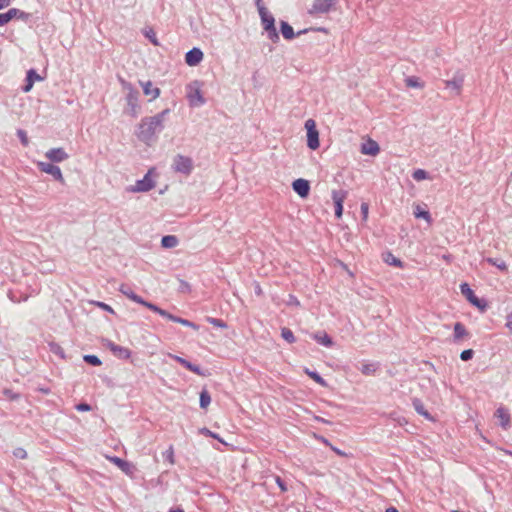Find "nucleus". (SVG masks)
I'll return each instance as SVG.
<instances>
[{"mask_svg": "<svg viewBox=\"0 0 512 512\" xmlns=\"http://www.w3.org/2000/svg\"><path fill=\"white\" fill-rule=\"evenodd\" d=\"M17 135L21 141V143L24 145V146H27L29 144V140H28V137H27V134L24 130L22 129H19L17 131Z\"/></svg>", "mask_w": 512, "mask_h": 512, "instance_id": "obj_46", "label": "nucleus"}, {"mask_svg": "<svg viewBox=\"0 0 512 512\" xmlns=\"http://www.w3.org/2000/svg\"><path fill=\"white\" fill-rule=\"evenodd\" d=\"M379 151V144L373 139L369 138L366 142L361 144V153L364 155L376 156Z\"/></svg>", "mask_w": 512, "mask_h": 512, "instance_id": "obj_22", "label": "nucleus"}, {"mask_svg": "<svg viewBox=\"0 0 512 512\" xmlns=\"http://www.w3.org/2000/svg\"><path fill=\"white\" fill-rule=\"evenodd\" d=\"M412 177L416 181H422L428 178V173L423 169H417L413 172Z\"/></svg>", "mask_w": 512, "mask_h": 512, "instance_id": "obj_42", "label": "nucleus"}, {"mask_svg": "<svg viewBox=\"0 0 512 512\" xmlns=\"http://www.w3.org/2000/svg\"><path fill=\"white\" fill-rule=\"evenodd\" d=\"M460 288L462 294H464L467 297L470 303L480 308L481 310H484L486 308V304L481 303V301L475 296L474 292L467 283L461 284Z\"/></svg>", "mask_w": 512, "mask_h": 512, "instance_id": "obj_20", "label": "nucleus"}, {"mask_svg": "<svg viewBox=\"0 0 512 512\" xmlns=\"http://www.w3.org/2000/svg\"><path fill=\"white\" fill-rule=\"evenodd\" d=\"M187 99L192 107H199L205 103L198 81H194L187 86Z\"/></svg>", "mask_w": 512, "mask_h": 512, "instance_id": "obj_6", "label": "nucleus"}, {"mask_svg": "<svg viewBox=\"0 0 512 512\" xmlns=\"http://www.w3.org/2000/svg\"><path fill=\"white\" fill-rule=\"evenodd\" d=\"M254 291H255V294L258 296L262 295V293H263L262 288L258 282L254 283Z\"/></svg>", "mask_w": 512, "mask_h": 512, "instance_id": "obj_55", "label": "nucleus"}, {"mask_svg": "<svg viewBox=\"0 0 512 512\" xmlns=\"http://www.w3.org/2000/svg\"><path fill=\"white\" fill-rule=\"evenodd\" d=\"M485 261L488 262L489 264L493 265V266H496L501 271H507V264L503 260L495 259V258H490L489 257V258H486Z\"/></svg>", "mask_w": 512, "mask_h": 512, "instance_id": "obj_37", "label": "nucleus"}, {"mask_svg": "<svg viewBox=\"0 0 512 512\" xmlns=\"http://www.w3.org/2000/svg\"><path fill=\"white\" fill-rule=\"evenodd\" d=\"M122 86H123V89L127 92L126 101H127L128 107L130 109V114H131V116L136 117L139 112V104H138L139 93L128 82L123 81Z\"/></svg>", "mask_w": 512, "mask_h": 512, "instance_id": "obj_4", "label": "nucleus"}, {"mask_svg": "<svg viewBox=\"0 0 512 512\" xmlns=\"http://www.w3.org/2000/svg\"><path fill=\"white\" fill-rule=\"evenodd\" d=\"M473 355H474V351L472 349H467V350H464L461 352L460 358L463 361H468V360L472 359Z\"/></svg>", "mask_w": 512, "mask_h": 512, "instance_id": "obj_45", "label": "nucleus"}, {"mask_svg": "<svg viewBox=\"0 0 512 512\" xmlns=\"http://www.w3.org/2000/svg\"><path fill=\"white\" fill-rule=\"evenodd\" d=\"M261 24L264 32L267 34V38L273 43H278L280 40L279 34L275 27V18L269 12V10H263L259 13Z\"/></svg>", "mask_w": 512, "mask_h": 512, "instance_id": "obj_2", "label": "nucleus"}, {"mask_svg": "<svg viewBox=\"0 0 512 512\" xmlns=\"http://www.w3.org/2000/svg\"><path fill=\"white\" fill-rule=\"evenodd\" d=\"M313 338L321 345L325 347H331L333 345L332 338L326 332H319L313 335Z\"/></svg>", "mask_w": 512, "mask_h": 512, "instance_id": "obj_29", "label": "nucleus"}, {"mask_svg": "<svg viewBox=\"0 0 512 512\" xmlns=\"http://www.w3.org/2000/svg\"><path fill=\"white\" fill-rule=\"evenodd\" d=\"M182 285H183V288H187V289H189V285H188V283H186V282L182 281Z\"/></svg>", "mask_w": 512, "mask_h": 512, "instance_id": "obj_63", "label": "nucleus"}, {"mask_svg": "<svg viewBox=\"0 0 512 512\" xmlns=\"http://www.w3.org/2000/svg\"><path fill=\"white\" fill-rule=\"evenodd\" d=\"M169 357H171L172 359L176 360L177 362H179L181 365H183L185 368H187L188 370L194 372L195 374L197 375H200V376H205V374L202 372V370L200 369V367L198 365H195L191 362H189L188 360L180 357V356H177V355H173V354H168Z\"/></svg>", "mask_w": 512, "mask_h": 512, "instance_id": "obj_23", "label": "nucleus"}, {"mask_svg": "<svg viewBox=\"0 0 512 512\" xmlns=\"http://www.w3.org/2000/svg\"><path fill=\"white\" fill-rule=\"evenodd\" d=\"M76 409L80 412H86V411L91 410V406L86 403H80V404L76 405Z\"/></svg>", "mask_w": 512, "mask_h": 512, "instance_id": "obj_51", "label": "nucleus"}, {"mask_svg": "<svg viewBox=\"0 0 512 512\" xmlns=\"http://www.w3.org/2000/svg\"><path fill=\"white\" fill-rule=\"evenodd\" d=\"M385 512H399L395 507H389Z\"/></svg>", "mask_w": 512, "mask_h": 512, "instance_id": "obj_59", "label": "nucleus"}, {"mask_svg": "<svg viewBox=\"0 0 512 512\" xmlns=\"http://www.w3.org/2000/svg\"><path fill=\"white\" fill-rule=\"evenodd\" d=\"M41 80H42V78L37 74V72L34 69H30L27 72L26 84L23 87V91L29 92L32 89L35 81H41Z\"/></svg>", "mask_w": 512, "mask_h": 512, "instance_id": "obj_26", "label": "nucleus"}, {"mask_svg": "<svg viewBox=\"0 0 512 512\" xmlns=\"http://www.w3.org/2000/svg\"><path fill=\"white\" fill-rule=\"evenodd\" d=\"M203 56L201 49L194 47L186 53L185 61L189 66H196L202 61Z\"/></svg>", "mask_w": 512, "mask_h": 512, "instance_id": "obj_19", "label": "nucleus"}, {"mask_svg": "<svg viewBox=\"0 0 512 512\" xmlns=\"http://www.w3.org/2000/svg\"><path fill=\"white\" fill-rule=\"evenodd\" d=\"M170 113L169 109H165L160 113L145 117L138 126L137 137L147 145H151L157 138V134L164 129L166 116Z\"/></svg>", "mask_w": 512, "mask_h": 512, "instance_id": "obj_1", "label": "nucleus"}, {"mask_svg": "<svg viewBox=\"0 0 512 512\" xmlns=\"http://www.w3.org/2000/svg\"><path fill=\"white\" fill-rule=\"evenodd\" d=\"M281 336L288 343H294L296 341V338H295L293 332L289 328H286V327L282 328Z\"/></svg>", "mask_w": 512, "mask_h": 512, "instance_id": "obj_38", "label": "nucleus"}, {"mask_svg": "<svg viewBox=\"0 0 512 512\" xmlns=\"http://www.w3.org/2000/svg\"><path fill=\"white\" fill-rule=\"evenodd\" d=\"M182 285H183V288H187V289H189V285H188V283H186V282L182 281Z\"/></svg>", "mask_w": 512, "mask_h": 512, "instance_id": "obj_62", "label": "nucleus"}, {"mask_svg": "<svg viewBox=\"0 0 512 512\" xmlns=\"http://www.w3.org/2000/svg\"><path fill=\"white\" fill-rule=\"evenodd\" d=\"M199 433L200 434H203L205 436H209V437H212L214 439H217L219 442L223 443V444H226V442L216 433H213L212 431H210L209 429L203 427V428H200L199 429Z\"/></svg>", "mask_w": 512, "mask_h": 512, "instance_id": "obj_40", "label": "nucleus"}, {"mask_svg": "<svg viewBox=\"0 0 512 512\" xmlns=\"http://www.w3.org/2000/svg\"><path fill=\"white\" fill-rule=\"evenodd\" d=\"M45 157L51 162H63L69 158L68 153L61 147L49 149Z\"/></svg>", "mask_w": 512, "mask_h": 512, "instance_id": "obj_16", "label": "nucleus"}, {"mask_svg": "<svg viewBox=\"0 0 512 512\" xmlns=\"http://www.w3.org/2000/svg\"><path fill=\"white\" fill-rule=\"evenodd\" d=\"M140 85L143 88V93L146 96H151L150 101L155 100V99H157L159 97L160 89L157 88V87H154L153 83L151 81H146V82H142L141 81Z\"/></svg>", "mask_w": 512, "mask_h": 512, "instance_id": "obj_25", "label": "nucleus"}, {"mask_svg": "<svg viewBox=\"0 0 512 512\" xmlns=\"http://www.w3.org/2000/svg\"><path fill=\"white\" fill-rule=\"evenodd\" d=\"M506 327L509 329V331L512 333V315H509L507 317Z\"/></svg>", "mask_w": 512, "mask_h": 512, "instance_id": "obj_56", "label": "nucleus"}, {"mask_svg": "<svg viewBox=\"0 0 512 512\" xmlns=\"http://www.w3.org/2000/svg\"><path fill=\"white\" fill-rule=\"evenodd\" d=\"M104 346L118 358L128 359L131 356V351L128 348L117 345L108 339L104 340Z\"/></svg>", "mask_w": 512, "mask_h": 512, "instance_id": "obj_14", "label": "nucleus"}, {"mask_svg": "<svg viewBox=\"0 0 512 512\" xmlns=\"http://www.w3.org/2000/svg\"><path fill=\"white\" fill-rule=\"evenodd\" d=\"M464 83V75L463 74H456L454 77L450 80L445 81L446 88H449L453 91H455L456 95H459L462 90V86Z\"/></svg>", "mask_w": 512, "mask_h": 512, "instance_id": "obj_21", "label": "nucleus"}, {"mask_svg": "<svg viewBox=\"0 0 512 512\" xmlns=\"http://www.w3.org/2000/svg\"><path fill=\"white\" fill-rule=\"evenodd\" d=\"M405 83L408 87L411 88H423V84L419 81L417 77H408L405 80Z\"/></svg>", "mask_w": 512, "mask_h": 512, "instance_id": "obj_41", "label": "nucleus"}, {"mask_svg": "<svg viewBox=\"0 0 512 512\" xmlns=\"http://www.w3.org/2000/svg\"><path fill=\"white\" fill-rule=\"evenodd\" d=\"M275 482L278 485V487L281 489L282 492L287 491L286 484L284 483V481L279 476L275 477Z\"/></svg>", "mask_w": 512, "mask_h": 512, "instance_id": "obj_50", "label": "nucleus"}, {"mask_svg": "<svg viewBox=\"0 0 512 512\" xmlns=\"http://www.w3.org/2000/svg\"><path fill=\"white\" fill-rule=\"evenodd\" d=\"M207 321L215 327L223 328V329L227 328V324L224 321H222L221 319L208 317Z\"/></svg>", "mask_w": 512, "mask_h": 512, "instance_id": "obj_44", "label": "nucleus"}, {"mask_svg": "<svg viewBox=\"0 0 512 512\" xmlns=\"http://www.w3.org/2000/svg\"><path fill=\"white\" fill-rule=\"evenodd\" d=\"M255 1V5L257 7V10H258V13H260V11L263 10H268L265 5L263 4L262 0H254Z\"/></svg>", "mask_w": 512, "mask_h": 512, "instance_id": "obj_53", "label": "nucleus"}, {"mask_svg": "<svg viewBox=\"0 0 512 512\" xmlns=\"http://www.w3.org/2000/svg\"><path fill=\"white\" fill-rule=\"evenodd\" d=\"M412 405L418 414L422 415L423 417L430 421L434 420L431 414L425 409L421 400L417 398L413 399Z\"/></svg>", "mask_w": 512, "mask_h": 512, "instance_id": "obj_28", "label": "nucleus"}, {"mask_svg": "<svg viewBox=\"0 0 512 512\" xmlns=\"http://www.w3.org/2000/svg\"><path fill=\"white\" fill-rule=\"evenodd\" d=\"M193 168L194 164L191 157L182 154H177L176 156H174L172 162V169L176 173L189 176L192 173Z\"/></svg>", "mask_w": 512, "mask_h": 512, "instance_id": "obj_3", "label": "nucleus"}, {"mask_svg": "<svg viewBox=\"0 0 512 512\" xmlns=\"http://www.w3.org/2000/svg\"><path fill=\"white\" fill-rule=\"evenodd\" d=\"M495 417L498 419L499 424L504 429H507L510 425V414L509 411L504 407H499L495 412Z\"/></svg>", "mask_w": 512, "mask_h": 512, "instance_id": "obj_24", "label": "nucleus"}, {"mask_svg": "<svg viewBox=\"0 0 512 512\" xmlns=\"http://www.w3.org/2000/svg\"><path fill=\"white\" fill-rule=\"evenodd\" d=\"M37 166L42 172L51 175L55 180L62 184L65 183L61 169L58 166L43 161H38Z\"/></svg>", "mask_w": 512, "mask_h": 512, "instance_id": "obj_10", "label": "nucleus"}, {"mask_svg": "<svg viewBox=\"0 0 512 512\" xmlns=\"http://www.w3.org/2000/svg\"><path fill=\"white\" fill-rule=\"evenodd\" d=\"M331 196L335 205V216L337 218H341L343 214V203L347 197V191L333 190Z\"/></svg>", "mask_w": 512, "mask_h": 512, "instance_id": "obj_13", "label": "nucleus"}, {"mask_svg": "<svg viewBox=\"0 0 512 512\" xmlns=\"http://www.w3.org/2000/svg\"><path fill=\"white\" fill-rule=\"evenodd\" d=\"M468 335L465 327L460 322L454 325V341L459 342Z\"/></svg>", "mask_w": 512, "mask_h": 512, "instance_id": "obj_32", "label": "nucleus"}, {"mask_svg": "<svg viewBox=\"0 0 512 512\" xmlns=\"http://www.w3.org/2000/svg\"><path fill=\"white\" fill-rule=\"evenodd\" d=\"M305 373L319 385L323 387L327 386V382L317 372L305 369Z\"/></svg>", "mask_w": 512, "mask_h": 512, "instance_id": "obj_35", "label": "nucleus"}, {"mask_svg": "<svg viewBox=\"0 0 512 512\" xmlns=\"http://www.w3.org/2000/svg\"><path fill=\"white\" fill-rule=\"evenodd\" d=\"M146 36L152 41V43L154 45H158V41H157L153 31H150L149 33H147Z\"/></svg>", "mask_w": 512, "mask_h": 512, "instance_id": "obj_54", "label": "nucleus"}, {"mask_svg": "<svg viewBox=\"0 0 512 512\" xmlns=\"http://www.w3.org/2000/svg\"><path fill=\"white\" fill-rule=\"evenodd\" d=\"M93 303L96 306H98L99 308H101V309H103V310H105V311H107V312H109L111 314L115 313L114 309L111 306H109L108 304L104 303V302L95 301Z\"/></svg>", "mask_w": 512, "mask_h": 512, "instance_id": "obj_47", "label": "nucleus"}, {"mask_svg": "<svg viewBox=\"0 0 512 512\" xmlns=\"http://www.w3.org/2000/svg\"><path fill=\"white\" fill-rule=\"evenodd\" d=\"M307 31H308V29H304V30L298 31L297 35H302V34L306 33Z\"/></svg>", "mask_w": 512, "mask_h": 512, "instance_id": "obj_61", "label": "nucleus"}, {"mask_svg": "<svg viewBox=\"0 0 512 512\" xmlns=\"http://www.w3.org/2000/svg\"><path fill=\"white\" fill-rule=\"evenodd\" d=\"M49 347L52 353L58 355L61 358H65L64 350L59 344L52 342L49 344Z\"/></svg>", "mask_w": 512, "mask_h": 512, "instance_id": "obj_39", "label": "nucleus"}, {"mask_svg": "<svg viewBox=\"0 0 512 512\" xmlns=\"http://www.w3.org/2000/svg\"><path fill=\"white\" fill-rule=\"evenodd\" d=\"M305 129L307 130V146L311 150H316L320 146L319 132L316 128V123L313 119H308L305 122Z\"/></svg>", "mask_w": 512, "mask_h": 512, "instance_id": "obj_7", "label": "nucleus"}, {"mask_svg": "<svg viewBox=\"0 0 512 512\" xmlns=\"http://www.w3.org/2000/svg\"><path fill=\"white\" fill-rule=\"evenodd\" d=\"M377 370V365L375 363H364L362 364L360 371L364 375H373Z\"/></svg>", "mask_w": 512, "mask_h": 512, "instance_id": "obj_36", "label": "nucleus"}, {"mask_svg": "<svg viewBox=\"0 0 512 512\" xmlns=\"http://www.w3.org/2000/svg\"><path fill=\"white\" fill-rule=\"evenodd\" d=\"M292 188L301 198H306L309 194L310 184L308 180L299 178L293 181Z\"/></svg>", "mask_w": 512, "mask_h": 512, "instance_id": "obj_17", "label": "nucleus"}, {"mask_svg": "<svg viewBox=\"0 0 512 512\" xmlns=\"http://www.w3.org/2000/svg\"><path fill=\"white\" fill-rule=\"evenodd\" d=\"M14 455L18 458L24 459L27 456V453L24 449L18 448L14 451Z\"/></svg>", "mask_w": 512, "mask_h": 512, "instance_id": "obj_52", "label": "nucleus"}, {"mask_svg": "<svg viewBox=\"0 0 512 512\" xmlns=\"http://www.w3.org/2000/svg\"><path fill=\"white\" fill-rule=\"evenodd\" d=\"M167 458H168V460L170 461V463H171V464H173V463H174L173 449H172V448H170V449L168 450Z\"/></svg>", "mask_w": 512, "mask_h": 512, "instance_id": "obj_58", "label": "nucleus"}, {"mask_svg": "<svg viewBox=\"0 0 512 512\" xmlns=\"http://www.w3.org/2000/svg\"><path fill=\"white\" fill-rule=\"evenodd\" d=\"M119 291L123 295H125L127 298H129L130 300L147 307L148 309L152 310L155 313H156L157 309L159 308L157 305H155L151 302H148V301L144 300L142 297L138 296L130 287H128L125 284L120 285Z\"/></svg>", "mask_w": 512, "mask_h": 512, "instance_id": "obj_9", "label": "nucleus"}, {"mask_svg": "<svg viewBox=\"0 0 512 512\" xmlns=\"http://www.w3.org/2000/svg\"><path fill=\"white\" fill-rule=\"evenodd\" d=\"M83 359L93 366H100L102 364L101 360L96 355H85Z\"/></svg>", "mask_w": 512, "mask_h": 512, "instance_id": "obj_43", "label": "nucleus"}, {"mask_svg": "<svg viewBox=\"0 0 512 512\" xmlns=\"http://www.w3.org/2000/svg\"><path fill=\"white\" fill-rule=\"evenodd\" d=\"M337 4V0H313L308 14L319 15L330 12Z\"/></svg>", "mask_w": 512, "mask_h": 512, "instance_id": "obj_8", "label": "nucleus"}, {"mask_svg": "<svg viewBox=\"0 0 512 512\" xmlns=\"http://www.w3.org/2000/svg\"><path fill=\"white\" fill-rule=\"evenodd\" d=\"M211 403V396L206 389L200 392V407L206 409Z\"/></svg>", "mask_w": 512, "mask_h": 512, "instance_id": "obj_33", "label": "nucleus"}, {"mask_svg": "<svg viewBox=\"0 0 512 512\" xmlns=\"http://www.w3.org/2000/svg\"><path fill=\"white\" fill-rule=\"evenodd\" d=\"M413 214H414L415 218L423 219L428 224H431V222H432V217H431L430 212L428 210L423 209L420 205L414 206Z\"/></svg>", "mask_w": 512, "mask_h": 512, "instance_id": "obj_27", "label": "nucleus"}, {"mask_svg": "<svg viewBox=\"0 0 512 512\" xmlns=\"http://www.w3.org/2000/svg\"><path fill=\"white\" fill-rule=\"evenodd\" d=\"M106 458L115 464L118 468H120L126 475L132 476L134 472V466L131 463L116 456H107Z\"/></svg>", "mask_w": 512, "mask_h": 512, "instance_id": "obj_18", "label": "nucleus"}, {"mask_svg": "<svg viewBox=\"0 0 512 512\" xmlns=\"http://www.w3.org/2000/svg\"><path fill=\"white\" fill-rule=\"evenodd\" d=\"M280 30H281L282 36L286 40H292L295 37V33H294L292 26L289 23H287L286 21L280 22Z\"/></svg>", "mask_w": 512, "mask_h": 512, "instance_id": "obj_30", "label": "nucleus"}, {"mask_svg": "<svg viewBox=\"0 0 512 512\" xmlns=\"http://www.w3.org/2000/svg\"><path fill=\"white\" fill-rule=\"evenodd\" d=\"M384 261L385 263L391 266L403 267L402 261L399 258L395 257L392 253H387L384 256Z\"/></svg>", "mask_w": 512, "mask_h": 512, "instance_id": "obj_34", "label": "nucleus"}, {"mask_svg": "<svg viewBox=\"0 0 512 512\" xmlns=\"http://www.w3.org/2000/svg\"><path fill=\"white\" fill-rule=\"evenodd\" d=\"M11 0H0V10L10 5Z\"/></svg>", "mask_w": 512, "mask_h": 512, "instance_id": "obj_57", "label": "nucleus"}, {"mask_svg": "<svg viewBox=\"0 0 512 512\" xmlns=\"http://www.w3.org/2000/svg\"><path fill=\"white\" fill-rule=\"evenodd\" d=\"M360 208H361L362 219H363V221H366L368 218L369 206L367 203H362Z\"/></svg>", "mask_w": 512, "mask_h": 512, "instance_id": "obj_49", "label": "nucleus"}, {"mask_svg": "<svg viewBox=\"0 0 512 512\" xmlns=\"http://www.w3.org/2000/svg\"><path fill=\"white\" fill-rule=\"evenodd\" d=\"M179 244V240L174 235H166L161 239V245L163 248H174Z\"/></svg>", "mask_w": 512, "mask_h": 512, "instance_id": "obj_31", "label": "nucleus"}, {"mask_svg": "<svg viewBox=\"0 0 512 512\" xmlns=\"http://www.w3.org/2000/svg\"><path fill=\"white\" fill-rule=\"evenodd\" d=\"M157 314H159L160 316L172 321V322H175V323H179L183 326H186V327H189V328H192L194 330H198L199 329V326L187 319H184V318H180V317H177L171 313H169L168 311L162 309V308H158L157 311H156Z\"/></svg>", "mask_w": 512, "mask_h": 512, "instance_id": "obj_11", "label": "nucleus"}, {"mask_svg": "<svg viewBox=\"0 0 512 512\" xmlns=\"http://www.w3.org/2000/svg\"><path fill=\"white\" fill-rule=\"evenodd\" d=\"M157 314H159L160 316L172 321V322H175V323H179L183 326H186V327H189V328H192L194 330H198L199 329V326L187 319H184V318H180V317H177L171 313H169L168 311L162 309V308H158L157 311H156Z\"/></svg>", "mask_w": 512, "mask_h": 512, "instance_id": "obj_12", "label": "nucleus"}, {"mask_svg": "<svg viewBox=\"0 0 512 512\" xmlns=\"http://www.w3.org/2000/svg\"><path fill=\"white\" fill-rule=\"evenodd\" d=\"M443 258L446 260V261H449L450 260V255H444Z\"/></svg>", "mask_w": 512, "mask_h": 512, "instance_id": "obj_64", "label": "nucleus"}, {"mask_svg": "<svg viewBox=\"0 0 512 512\" xmlns=\"http://www.w3.org/2000/svg\"><path fill=\"white\" fill-rule=\"evenodd\" d=\"M286 304L288 306H295V307H299L300 306L299 300L294 295H291V294L288 296Z\"/></svg>", "mask_w": 512, "mask_h": 512, "instance_id": "obj_48", "label": "nucleus"}, {"mask_svg": "<svg viewBox=\"0 0 512 512\" xmlns=\"http://www.w3.org/2000/svg\"><path fill=\"white\" fill-rule=\"evenodd\" d=\"M169 512H184L182 508L170 509Z\"/></svg>", "mask_w": 512, "mask_h": 512, "instance_id": "obj_60", "label": "nucleus"}, {"mask_svg": "<svg viewBox=\"0 0 512 512\" xmlns=\"http://www.w3.org/2000/svg\"><path fill=\"white\" fill-rule=\"evenodd\" d=\"M151 175L152 169L145 174L143 179L137 180L134 185L127 187L126 191L130 193H140L152 190L155 187V181Z\"/></svg>", "mask_w": 512, "mask_h": 512, "instance_id": "obj_5", "label": "nucleus"}, {"mask_svg": "<svg viewBox=\"0 0 512 512\" xmlns=\"http://www.w3.org/2000/svg\"><path fill=\"white\" fill-rule=\"evenodd\" d=\"M29 15L17 8H11L6 13H0V26L5 25L14 18L26 20Z\"/></svg>", "mask_w": 512, "mask_h": 512, "instance_id": "obj_15", "label": "nucleus"}]
</instances>
